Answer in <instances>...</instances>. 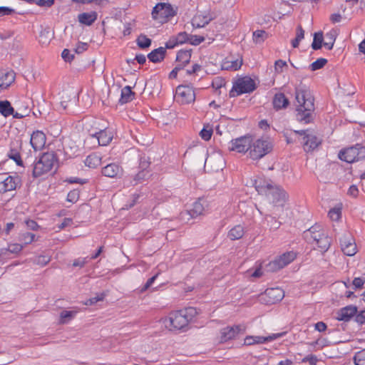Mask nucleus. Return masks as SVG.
Wrapping results in <instances>:
<instances>
[{
	"instance_id": "nucleus-22",
	"label": "nucleus",
	"mask_w": 365,
	"mask_h": 365,
	"mask_svg": "<svg viewBox=\"0 0 365 365\" xmlns=\"http://www.w3.org/2000/svg\"><path fill=\"white\" fill-rule=\"evenodd\" d=\"M166 55L165 48L159 47L153 50L148 54V58L153 63H160L163 61Z\"/></svg>"
},
{
	"instance_id": "nucleus-54",
	"label": "nucleus",
	"mask_w": 365,
	"mask_h": 365,
	"mask_svg": "<svg viewBox=\"0 0 365 365\" xmlns=\"http://www.w3.org/2000/svg\"><path fill=\"white\" fill-rule=\"evenodd\" d=\"M225 79L221 77L215 78L212 82V86L213 88L217 90L225 86Z\"/></svg>"
},
{
	"instance_id": "nucleus-5",
	"label": "nucleus",
	"mask_w": 365,
	"mask_h": 365,
	"mask_svg": "<svg viewBox=\"0 0 365 365\" xmlns=\"http://www.w3.org/2000/svg\"><path fill=\"white\" fill-rule=\"evenodd\" d=\"M175 14L176 13L171 5L165 3L157 4L152 11L153 19L162 24L167 22L170 18L173 17Z\"/></svg>"
},
{
	"instance_id": "nucleus-56",
	"label": "nucleus",
	"mask_w": 365,
	"mask_h": 365,
	"mask_svg": "<svg viewBox=\"0 0 365 365\" xmlns=\"http://www.w3.org/2000/svg\"><path fill=\"white\" fill-rule=\"evenodd\" d=\"M354 320L359 324L361 325L365 323V309L360 311L354 315Z\"/></svg>"
},
{
	"instance_id": "nucleus-19",
	"label": "nucleus",
	"mask_w": 365,
	"mask_h": 365,
	"mask_svg": "<svg viewBox=\"0 0 365 365\" xmlns=\"http://www.w3.org/2000/svg\"><path fill=\"white\" fill-rule=\"evenodd\" d=\"M46 135L40 130L33 132L31 136L30 143L34 150H40L46 144Z\"/></svg>"
},
{
	"instance_id": "nucleus-6",
	"label": "nucleus",
	"mask_w": 365,
	"mask_h": 365,
	"mask_svg": "<svg viewBox=\"0 0 365 365\" xmlns=\"http://www.w3.org/2000/svg\"><path fill=\"white\" fill-rule=\"evenodd\" d=\"M273 149V145L269 138H262L252 143V160H259Z\"/></svg>"
},
{
	"instance_id": "nucleus-52",
	"label": "nucleus",
	"mask_w": 365,
	"mask_h": 365,
	"mask_svg": "<svg viewBox=\"0 0 365 365\" xmlns=\"http://www.w3.org/2000/svg\"><path fill=\"white\" fill-rule=\"evenodd\" d=\"M204 41H205V38L203 36L189 34V40H188L187 43H189L192 45H194V46H197V45L200 44L202 42H203Z\"/></svg>"
},
{
	"instance_id": "nucleus-8",
	"label": "nucleus",
	"mask_w": 365,
	"mask_h": 365,
	"mask_svg": "<svg viewBox=\"0 0 365 365\" xmlns=\"http://www.w3.org/2000/svg\"><path fill=\"white\" fill-rule=\"evenodd\" d=\"M228 150L243 154L250 151L249 153L251 154V135L247 134L232 140Z\"/></svg>"
},
{
	"instance_id": "nucleus-38",
	"label": "nucleus",
	"mask_w": 365,
	"mask_h": 365,
	"mask_svg": "<svg viewBox=\"0 0 365 365\" xmlns=\"http://www.w3.org/2000/svg\"><path fill=\"white\" fill-rule=\"evenodd\" d=\"M269 35L264 30H256L252 32V41L256 43L264 42Z\"/></svg>"
},
{
	"instance_id": "nucleus-15",
	"label": "nucleus",
	"mask_w": 365,
	"mask_h": 365,
	"mask_svg": "<svg viewBox=\"0 0 365 365\" xmlns=\"http://www.w3.org/2000/svg\"><path fill=\"white\" fill-rule=\"evenodd\" d=\"M170 326L175 329H182L188 324L187 318L184 316L181 310L173 312L169 315Z\"/></svg>"
},
{
	"instance_id": "nucleus-53",
	"label": "nucleus",
	"mask_w": 365,
	"mask_h": 365,
	"mask_svg": "<svg viewBox=\"0 0 365 365\" xmlns=\"http://www.w3.org/2000/svg\"><path fill=\"white\" fill-rule=\"evenodd\" d=\"M175 38L178 44L187 43L189 40V34L185 31L180 32L175 36Z\"/></svg>"
},
{
	"instance_id": "nucleus-59",
	"label": "nucleus",
	"mask_w": 365,
	"mask_h": 365,
	"mask_svg": "<svg viewBox=\"0 0 365 365\" xmlns=\"http://www.w3.org/2000/svg\"><path fill=\"white\" fill-rule=\"evenodd\" d=\"M105 297V294L103 293H101L100 294H98L96 297L90 298L88 302L86 303V304H94L97 303L98 302L103 301Z\"/></svg>"
},
{
	"instance_id": "nucleus-24",
	"label": "nucleus",
	"mask_w": 365,
	"mask_h": 365,
	"mask_svg": "<svg viewBox=\"0 0 365 365\" xmlns=\"http://www.w3.org/2000/svg\"><path fill=\"white\" fill-rule=\"evenodd\" d=\"M252 185L255 186V190L259 194H264L267 195L272 185L267 180L259 178L255 180Z\"/></svg>"
},
{
	"instance_id": "nucleus-7",
	"label": "nucleus",
	"mask_w": 365,
	"mask_h": 365,
	"mask_svg": "<svg viewBox=\"0 0 365 365\" xmlns=\"http://www.w3.org/2000/svg\"><path fill=\"white\" fill-rule=\"evenodd\" d=\"M308 130H300L295 131V134H299L298 140L302 145L305 152H310L316 149L322 143L316 135L307 133Z\"/></svg>"
},
{
	"instance_id": "nucleus-46",
	"label": "nucleus",
	"mask_w": 365,
	"mask_h": 365,
	"mask_svg": "<svg viewBox=\"0 0 365 365\" xmlns=\"http://www.w3.org/2000/svg\"><path fill=\"white\" fill-rule=\"evenodd\" d=\"M185 318H187L188 322H191L193 318L197 314V311L195 307H187L184 309H181Z\"/></svg>"
},
{
	"instance_id": "nucleus-1",
	"label": "nucleus",
	"mask_w": 365,
	"mask_h": 365,
	"mask_svg": "<svg viewBox=\"0 0 365 365\" xmlns=\"http://www.w3.org/2000/svg\"><path fill=\"white\" fill-rule=\"evenodd\" d=\"M295 117L297 121L308 124L313 122L315 115L314 97L309 88L300 83L295 88Z\"/></svg>"
},
{
	"instance_id": "nucleus-17",
	"label": "nucleus",
	"mask_w": 365,
	"mask_h": 365,
	"mask_svg": "<svg viewBox=\"0 0 365 365\" xmlns=\"http://www.w3.org/2000/svg\"><path fill=\"white\" fill-rule=\"evenodd\" d=\"M357 312V307L354 305H349L340 309L336 316L338 321L349 322Z\"/></svg>"
},
{
	"instance_id": "nucleus-44",
	"label": "nucleus",
	"mask_w": 365,
	"mask_h": 365,
	"mask_svg": "<svg viewBox=\"0 0 365 365\" xmlns=\"http://www.w3.org/2000/svg\"><path fill=\"white\" fill-rule=\"evenodd\" d=\"M326 38L327 41L323 43L324 46L328 49L331 50L333 48L334 42L336 41L335 33L330 31L326 34Z\"/></svg>"
},
{
	"instance_id": "nucleus-29",
	"label": "nucleus",
	"mask_w": 365,
	"mask_h": 365,
	"mask_svg": "<svg viewBox=\"0 0 365 365\" xmlns=\"http://www.w3.org/2000/svg\"><path fill=\"white\" fill-rule=\"evenodd\" d=\"M203 211L204 207L200 201H196L193 203L192 208L190 210L186 211L185 213L181 214L189 215L192 218H195L202 214Z\"/></svg>"
},
{
	"instance_id": "nucleus-60",
	"label": "nucleus",
	"mask_w": 365,
	"mask_h": 365,
	"mask_svg": "<svg viewBox=\"0 0 365 365\" xmlns=\"http://www.w3.org/2000/svg\"><path fill=\"white\" fill-rule=\"evenodd\" d=\"M15 13V10L7 6H0V16H9Z\"/></svg>"
},
{
	"instance_id": "nucleus-42",
	"label": "nucleus",
	"mask_w": 365,
	"mask_h": 365,
	"mask_svg": "<svg viewBox=\"0 0 365 365\" xmlns=\"http://www.w3.org/2000/svg\"><path fill=\"white\" fill-rule=\"evenodd\" d=\"M323 43V34L322 32L315 33L314 35L312 48L317 51L322 48Z\"/></svg>"
},
{
	"instance_id": "nucleus-47",
	"label": "nucleus",
	"mask_w": 365,
	"mask_h": 365,
	"mask_svg": "<svg viewBox=\"0 0 365 365\" xmlns=\"http://www.w3.org/2000/svg\"><path fill=\"white\" fill-rule=\"evenodd\" d=\"M327 63V60L326 58H320L311 63L309 67L311 71H314L323 68Z\"/></svg>"
},
{
	"instance_id": "nucleus-11",
	"label": "nucleus",
	"mask_w": 365,
	"mask_h": 365,
	"mask_svg": "<svg viewBox=\"0 0 365 365\" xmlns=\"http://www.w3.org/2000/svg\"><path fill=\"white\" fill-rule=\"evenodd\" d=\"M177 101L182 104H189L195 101V93L192 87L180 85L176 88Z\"/></svg>"
},
{
	"instance_id": "nucleus-37",
	"label": "nucleus",
	"mask_w": 365,
	"mask_h": 365,
	"mask_svg": "<svg viewBox=\"0 0 365 365\" xmlns=\"http://www.w3.org/2000/svg\"><path fill=\"white\" fill-rule=\"evenodd\" d=\"M0 113L4 117H8L14 113V108L8 101H0Z\"/></svg>"
},
{
	"instance_id": "nucleus-26",
	"label": "nucleus",
	"mask_w": 365,
	"mask_h": 365,
	"mask_svg": "<svg viewBox=\"0 0 365 365\" xmlns=\"http://www.w3.org/2000/svg\"><path fill=\"white\" fill-rule=\"evenodd\" d=\"M16 180V178L8 176L4 181L1 182V190L6 192L15 190L17 185Z\"/></svg>"
},
{
	"instance_id": "nucleus-28",
	"label": "nucleus",
	"mask_w": 365,
	"mask_h": 365,
	"mask_svg": "<svg viewBox=\"0 0 365 365\" xmlns=\"http://www.w3.org/2000/svg\"><path fill=\"white\" fill-rule=\"evenodd\" d=\"M190 58L191 50H180L177 53L176 61L180 63L179 65H183V67L190 63Z\"/></svg>"
},
{
	"instance_id": "nucleus-63",
	"label": "nucleus",
	"mask_w": 365,
	"mask_h": 365,
	"mask_svg": "<svg viewBox=\"0 0 365 365\" xmlns=\"http://www.w3.org/2000/svg\"><path fill=\"white\" fill-rule=\"evenodd\" d=\"M88 45L87 43H78L77 47L75 49L76 53H81L88 49Z\"/></svg>"
},
{
	"instance_id": "nucleus-31",
	"label": "nucleus",
	"mask_w": 365,
	"mask_h": 365,
	"mask_svg": "<svg viewBox=\"0 0 365 365\" xmlns=\"http://www.w3.org/2000/svg\"><path fill=\"white\" fill-rule=\"evenodd\" d=\"M101 163V158L96 153H92L87 156L85 165L91 168H96Z\"/></svg>"
},
{
	"instance_id": "nucleus-41",
	"label": "nucleus",
	"mask_w": 365,
	"mask_h": 365,
	"mask_svg": "<svg viewBox=\"0 0 365 365\" xmlns=\"http://www.w3.org/2000/svg\"><path fill=\"white\" fill-rule=\"evenodd\" d=\"M137 45L140 48H147L150 46L152 41L150 38H148L145 35L140 34L137 40Z\"/></svg>"
},
{
	"instance_id": "nucleus-57",
	"label": "nucleus",
	"mask_w": 365,
	"mask_h": 365,
	"mask_svg": "<svg viewBox=\"0 0 365 365\" xmlns=\"http://www.w3.org/2000/svg\"><path fill=\"white\" fill-rule=\"evenodd\" d=\"M365 283V279L362 277H355L352 282V284L355 289H361Z\"/></svg>"
},
{
	"instance_id": "nucleus-25",
	"label": "nucleus",
	"mask_w": 365,
	"mask_h": 365,
	"mask_svg": "<svg viewBox=\"0 0 365 365\" xmlns=\"http://www.w3.org/2000/svg\"><path fill=\"white\" fill-rule=\"evenodd\" d=\"M98 14L96 11H91L89 13H82L78 16L80 23L91 26L97 19Z\"/></svg>"
},
{
	"instance_id": "nucleus-62",
	"label": "nucleus",
	"mask_w": 365,
	"mask_h": 365,
	"mask_svg": "<svg viewBox=\"0 0 365 365\" xmlns=\"http://www.w3.org/2000/svg\"><path fill=\"white\" fill-rule=\"evenodd\" d=\"M29 112H30V110L28 108H26L21 112H18V111H16L15 113L14 112L13 116L15 118L21 119V118H24L25 116L29 115Z\"/></svg>"
},
{
	"instance_id": "nucleus-16",
	"label": "nucleus",
	"mask_w": 365,
	"mask_h": 365,
	"mask_svg": "<svg viewBox=\"0 0 365 365\" xmlns=\"http://www.w3.org/2000/svg\"><path fill=\"white\" fill-rule=\"evenodd\" d=\"M244 330V328H242L241 325L226 327L220 330V341L225 343L229 340L233 339L240 331Z\"/></svg>"
},
{
	"instance_id": "nucleus-58",
	"label": "nucleus",
	"mask_w": 365,
	"mask_h": 365,
	"mask_svg": "<svg viewBox=\"0 0 365 365\" xmlns=\"http://www.w3.org/2000/svg\"><path fill=\"white\" fill-rule=\"evenodd\" d=\"M61 56L66 62H71L74 58V55L71 54L70 51L65 48L61 53Z\"/></svg>"
},
{
	"instance_id": "nucleus-50",
	"label": "nucleus",
	"mask_w": 365,
	"mask_h": 365,
	"mask_svg": "<svg viewBox=\"0 0 365 365\" xmlns=\"http://www.w3.org/2000/svg\"><path fill=\"white\" fill-rule=\"evenodd\" d=\"M79 196H80V191L77 189H74L73 190H71L68 193L66 200L68 202H70L71 203H75L78 200Z\"/></svg>"
},
{
	"instance_id": "nucleus-61",
	"label": "nucleus",
	"mask_w": 365,
	"mask_h": 365,
	"mask_svg": "<svg viewBox=\"0 0 365 365\" xmlns=\"http://www.w3.org/2000/svg\"><path fill=\"white\" fill-rule=\"evenodd\" d=\"M212 134V129L207 130V129L203 128L200 133L201 138L205 140H209L211 138Z\"/></svg>"
},
{
	"instance_id": "nucleus-27",
	"label": "nucleus",
	"mask_w": 365,
	"mask_h": 365,
	"mask_svg": "<svg viewBox=\"0 0 365 365\" xmlns=\"http://www.w3.org/2000/svg\"><path fill=\"white\" fill-rule=\"evenodd\" d=\"M331 244V239L329 235L325 233L319 240L317 242V245L318 249L322 253H325L330 247Z\"/></svg>"
},
{
	"instance_id": "nucleus-48",
	"label": "nucleus",
	"mask_w": 365,
	"mask_h": 365,
	"mask_svg": "<svg viewBox=\"0 0 365 365\" xmlns=\"http://www.w3.org/2000/svg\"><path fill=\"white\" fill-rule=\"evenodd\" d=\"M329 217L333 221H337L341 218V210L340 207H334L328 213Z\"/></svg>"
},
{
	"instance_id": "nucleus-43",
	"label": "nucleus",
	"mask_w": 365,
	"mask_h": 365,
	"mask_svg": "<svg viewBox=\"0 0 365 365\" xmlns=\"http://www.w3.org/2000/svg\"><path fill=\"white\" fill-rule=\"evenodd\" d=\"M8 157L10 159L14 160L18 165H23V161L21 160L20 153L16 149H15L12 146L11 147V149L8 153Z\"/></svg>"
},
{
	"instance_id": "nucleus-34",
	"label": "nucleus",
	"mask_w": 365,
	"mask_h": 365,
	"mask_svg": "<svg viewBox=\"0 0 365 365\" xmlns=\"http://www.w3.org/2000/svg\"><path fill=\"white\" fill-rule=\"evenodd\" d=\"M274 84V80H271L267 83H260L259 78L256 76L252 77V92L255 91L258 87L264 91L267 90Z\"/></svg>"
},
{
	"instance_id": "nucleus-51",
	"label": "nucleus",
	"mask_w": 365,
	"mask_h": 365,
	"mask_svg": "<svg viewBox=\"0 0 365 365\" xmlns=\"http://www.w3.org/2000/svg\"><path fill=\"white\" fill-rule=\"evenodd\" d=\"M139 163V168L141 170L148 171V168L150 166V162L149 160V158L146 157L145 155L140 156Z\"/></svg>"
},
{
	"instance_id": "nucleus-49",
	"label": "nucleus",
	"mask_w": 365,
	"mask_h": 365,
	"mask_svg": "<svg viewBox=\"0 0 365 365\" xmlns=\"http://www.w3.org/2000/svg\"><path fill=\"white\" fill-rule=\"evenodd\" d=\"M75 312H71V311H66V310H64V311H62L60 314V323L61 324H65L66 322H68L69 320H71L73 315H74Z\"/></svg>"
},
{
	"instance_id": "nucleus-10",
	"label": "nucleus",
	"mask_w": 365,
	"mask_h": 365,
	"mask_svg": "<svg viewBox=\"0 0 365 365\" xmlns=\"http://www.w3.org/2000/svg\"><path fill=\"white\" fill-rule=\"evenodd\" d=\"M251 92V77L245 76L238 78L233 84L229 93L230 98Z\"/></svg>"
},
{
	"instance_id": "nucleus-32",
	"label": "nucleus",
	"mask_w": 365,
	"mask_h": 365,
	"mask_svg": "<svg viewBox=\"0 0 365 365\" xmlns=\"http://www.w3.org/2000/svg\"><path fill=\"white\" fill-rule=\"evenodd\" d=\"M23 249V246L18 243L10 244L7 248H2L0 250V258L6 255L8 252L12 254H18Z\"/></svg>"
},
{
	"instance_id": "nucleus-21",
	"label": "nucleus",
	"mask_w": 365,
	"mask_h": 365,
	"mask_svg": "<svg viewBox=\"0 0 365 365\" xmlns=\"http://www.w3.org/2000/svg\"><path fill=\"white\" fill-rule=\"evenodd\" d=\"M92 137L95 138L98 140V145L101 146L107 145L113 139L111 133L106 129L96 133Z\"/></svg>"
},
{
	"instance_id": "nucleus-13",
	"label": "nucleus",
	"mask_w": 365,
	"mask_h": 365,
	"mask_svg": "<svg viewBox=\"0 0 365 365\" xmlns=\"http://www.w3.org/2000/svg\"><path fill=\"white\" fill-rule=\"evenodd\" d=\"M267 196L272 200L276 205L283 206L288 199L287 192L279 186L272 185Z\"/></svg>"
},
{
	"instance_id": "nucleus-39",
	"label": "nucleus",
	"mask_w": 365,
	"mask_h": 365,
	"mask_svg": "<svg viewBox=\"0 0 365 365\" xmlns=\"http://www.w3.org/2000/svg\"><path fill=\"white\" fill-rule=\"evenodd\" d=\"M149 176V172L141 170L139 171L137 174L135 175L133 177V181L130 182V183L133 185H135L138 183L143 182L145 179H147Z\"/></svg>"
},
{
	"instance_id": "nucleus-9",
	"label": "nucleus",
	"mask_w": 365,
	"mask_h": 365,
	"mask_svg": "<svg viewBox=\"0 0 365 365\" xmlns=\"http://www.w3.org/2000/svg\"><path fill=\"white\" fill-rule=\"evenodd\" d=\"M296 257L297 253L295 252H286L269 263V269L272 272L281 269L293 262Z\"/></svg>"
},
{
	"instance_id": "nucleus-2",
	"label": "nucleus",
	"mask_w": 365,
	"mask_h": 365,
	"mask_svg": "<svg viewBox=\"0 0 365 365\" xmlns=\"http://www.w3.org/2000/svg\"><path fill=\"white\" fill-rule=\"evenodd\" d=\"M57 162V158L54 153H43L38 161L34 163L32 175L34 178H38L51 170Z\"/></svg>"
},
{
	"instance_id": "nucleus-18",
	"label": "nucleus",
	"mask_w": 365,
	"mask_h": 365,
	"mask_svg": "<svg viewBox=\"0 0 365 365\" xmlns=\"http://www.w3.org/2000/svg\"><path fill=\"white\" fill-rule=\"evenodd\" d=\"M123 170L121 166L116 163H110L102 168L101 173L108 178H120Z\"/></svg>"
},
{
	"instance_id": "nucleus-4",
	"label": "nucleus",
	"mask_w": 365,
	"mask_h": 365,
	"mask_svg": "<svg viewBox=\"0 0 365 365\" xmlns=\"http://www.w3.org/2000/svg\"><path fill=\"white\" fill-rule=\"evenodd\" d=\"M284 297V292L282 289L272 287L258 294L256 299L260 304L270 305L281 302Z\"/></svg>"
},
{
	"instance_id": "nucleus-40",
	"label": "nucleus",
	"mask_w": 365,
	"mask_h": 365,
	"mask_svg": "<svg viewBox=\"0 0 365 365\" xmlns=\"http://www.w3.org/2000/svg\"><path fill=\"white\" fill-rule=\"evenodd\" d=\"M15 73L11 71L5 73V78H6V82H0V88L1 89H6L8 87L11 86V84L15 81Z\"/></svg>"
},
{
	"instance_id": "nucleus-30",
	"label": "nucleus",
	"mask_w": 365,
	"mask_h": 365,
	"mask_svg": "<svg viewBox=\"0 0 365 365\" xmlns=\"http://www.w3.org/2000/svg\"><path fill=\"white\" fill-rule=\"evenodd\" d=\"M214 18L210 16H195L192 21L193 26L196 28L204 27L208 24Z\"/></svg>"
},
{
	"instance_id": "nucleus-45",
	"label": "nucleus",
	"mask_w": 365,
	"mask_h": 365,
	"mask_svg": "<svg viewBox=\"0 0 365 365\" xmlns=\"http://www.w3.org/2000/svg\"><path fill=\"white\" fill-rule=\"evenodd\" d=\"M353 360L355 365H365V349L356 352Z\"/></svg>"
},
{
	"instance_id": "nucleus-35",
	"label": "nucleus",
	"mask_w": 365,
	"mask_h": 365,
	"mask_svg": "<svg viewBox=\"0 0 365 365\" xmlns=\"http://www.w3.org/2000/svg\"><path fill=\"white\" fill-rule=\"evenodd\" d=\"M244 228L241 225H236L228 232V237L231 240L240 239L244 235Z\"/></svg>"
},
{
	"instance_id": "nucleus-64",
	"label": "nucleus",
	"mask_w": 365,
	"mask_h": 365,
	"mask_svg": "<svg viewBox=\"0 0 365 365\" xmlns=\"http://www.w3.org/2000/svg\"><path fill=\"white\" fill-rule=\"evenodd\" d=\"M50 261L49 257L46 256H38L36 260V264L44 266L47 264Z\"/></svg>"
},
{
	"instance_id": "nucleus-36",
	"label": "nucleus",
	"mask_w": 365,
	"mask_h": 365,
	"mask_svg": "<svg viewBox=\"0 0 365 365\" xmlns=\"http://www.w3.org/2000/svg\"><path fill=\"white\" fill-rule=\"evenodd\" d=\"M242 66V60H226L222 64V68L223 70H230V71H237Z\"/></svg>"
},
{
	"instance_id": "nucleus-20",
	"label": "nucleus",
	"mask_w": 365,
	"mask_h": 365,
	"mask_svg": "<svg viewBox=\"0 0 365 365\" xmlns=\"http://www.w3.org/2000/svg\"><path fill=\"white\" fill-rule=\"evenodd\" d=\"M272 103L274 108L278 110L286 108L289 104V101L284 93H277L274 96Z\"/></svg>"
},
{
	"instance_id": "nucleus-33",
	"label": "nucleus",
	"mask_w": 365,
	"mask_h": 365,
	"mask_svg": "<svg viewBox=\"0 0 365 365\" xmlns=\"http://www.w3.org/2000/svg\"><path fill=\"white\" fill-rule=\"evenodd\" d=\"M135 96V93L131 91V88L128 86L124 87L121 91V96L120 99V103H126L131 101Z\"/></svg>"
},
{
	"instance_id": "nucleus-12",
	"label": "nucleus",
	"mask_w": 365,
	"mask_h": 365,
	"mask_svg": "<svg viewBox=\"0 0 365 365\" xmlns=\"http://www.w3.org/2000/svg\"><path fill=\"white\" fill-rule=\"evenodd\" d=\"M341 249L347 256H354L356 253V245L350 233H344L339 239Z\"/></svg>"
},
{
	"instance_id": "nucleus-23",
	"label": "nucleus",
	"mask_w": 365,
	"mask_h": 365,
	"mask_svg": "<svg viewBox=\"0 0 365 365\" xmlns=\"http://www.w3.org/2000/svg\"><path fill=\"white\" fill-rule=\"evenodd\" d=\"M287 334L286 331L272 334L267 336H252V344H264L268 341H272L275 339L283 337Z\"/></svg>"
},
{
	"instance_id": "nucleus-55",
	"label": "nucleus",
	"mask_w": 365,
	"mask_h": 365,
	"mask_svg": "<svg viewBox=\"0 0 365 365\" xmlns=\"http://www.w3.org/2000/svg\"><path fill=\"white\" fill-rule=\"evenodd\" d=\"M302 363L308 362L310 365H317L318 359L315 355L309 354L302 359Z\"/></svg>"
},
{
	"instance_id": "nucleus-3",
	"label": "nucleus",
	"mask_w": 365,
	"mask_h": 365,
	"mask_svg": "<svg viewBox=\"0 0 365 365\" xmlns=\"http://www.w3.org/2000/svg\"><path fill=\"white\" fill-rule=\"evenodd\" d=\"M339 158L348 163H353L365 158V147L356 144L354 146L345 148L339 153Z\"/></svg>"
},
{
	"instance_id": "nucleus-14",
	"label": "nucleus",
	"mask_w": 365,
	"mask_h": 365,
	"mask_svg": "<svg viewBox=\"0 0 365 365\" xmlns=\"http://www.w3.org/2000/svg\"><path fill=\"white\" fill-rule=\"evenodd\" d=\"M325 231L319 225H314L303 233V237L309 244H317L319 238L325 234Z\"/></svg>"
}]
</instances>
